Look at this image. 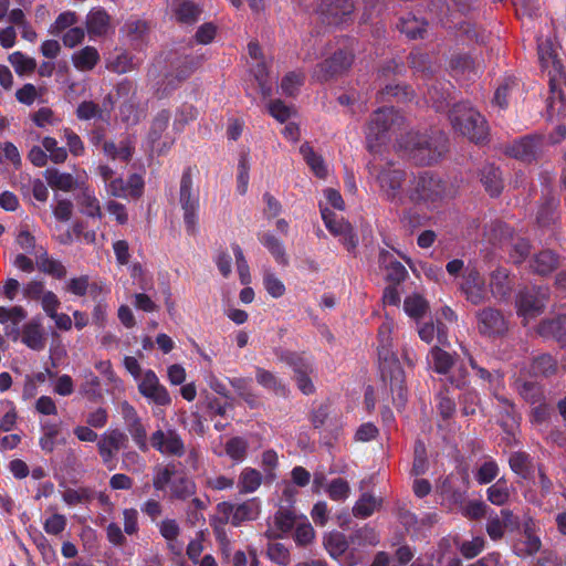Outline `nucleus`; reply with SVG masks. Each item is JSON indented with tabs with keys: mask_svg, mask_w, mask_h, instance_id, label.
Returning a JSON list of instances; mask_svg holds the SVG:
<instances>
[{
	"mask_svg": "<svg viewBox=\"0 0 566 566\" xmlns=\"http://www.w3.org/2000/svg\"><path fill=\"white\" fill-rule=\"evenodd\" d=\"M397 143L419 166L438 163L449 149V138L440 129H432L430 133L408 132Z\"/></svg>",
	"mask_w": 566,
	"mask_h": 566,
	"instance_id": "1",
	"label": "nucleus"
},
{
	"mask_svg": "<svg viewBox=\"0 0 566 566\" xmlns=\"http://www.w3.org/2000/svg\"><path fill=\"white\" fill-rule=\"evenodd\" d=\"M378 358L380 377L384 385L389 387L392 403L397 409L403 408L408 400L405 371L398 357L390 350L389 329L385 325L379 328Z\"/></svg>",
	"mask_w": 566,
	"mask_h": 566,
	"instance_id": "2",
	"label": "nucleus"
},
{
	"mask_svg": "<svg viewBox=\"0 0 566 566\" xmlns=\"http://www.w3.org/2000/svg\"><path fill=\"white\" fill-rule=\"evenodd\" d=\"M455 193L454 187L448 180L431 171L421 172L415 179L409 198L415 203H439Z\"/></svg>",
	"mask_w": 566,
	"mask_h": 566,
	"instance_id": "3",
	"label": "nucleus"
},
{
	"mask_svg": "<svg viewBox=\"0 0 566 566\" xmlns=\"http://www.w3.org/2000/svg\"><path fill=\"white\" fill-rule=\"evenodd\" d=\"M448 117L454 130L471 142L482 144L488 140L489 124L475 108H449Z\"/></svg>",
	"mask_w": 566,
	"mask_h": 566,
	"instance_id": "4",
	"label": "nucleus"
},
{
	"mask_svg": "<svg viewBox=\"0 0 566 566\" xmlns=\"http://www.w3.org/2000/svg\"><path fill=\"white\" fill-rule=\"evenodd\" d=\"M179 202L184 211L186 231L195 235L198 231L199 221V190L193 189L191 167H187L181 175Z\"/></svg>",
	"mask_w": 566,
	"mask_h": 566,
	"instance_id": "5",
	"label": "nucleus"
},
{
	"mask_svg": "<svg viewBox=\"0 0 566 566\" xmlns=\"http://www.w3.org/2000/svg\"><path fill=\"white\" fill-rule=\"evenodd\" d=\"M405 117L399 108H376L367 127V138L382 142L389 133L400 132Z\"/></svg>",
	"mask_w": 566,
	"mask_h": 566,
	"instance_id": "6",
	"label": "nucleus"
},
{
	"mask_svg": "<svg viewBox=\"0 0 566 566\" xmlns=\"http://www.w3.org/2000/svg\"><path fill=\"white\" fill-rule=\"evenodd\" d=\"M353 48L336 50L329 57L317 63L313 71V78L319 83L327 82L347 72L354 63Z\"/></svg>",
	"mask_w": 566,
	"mask_h": 566,
	"instance_id": "7",
	"label": "nucleus"
},
{
	"mask_svg": "<svg viewBox=\"0 0 566 566\" xmlns=\"http://www.w3.org/2000/svg\"><path fill=\"white\" fill-rule=\"evenodd\" d=\"M551 291L546 285L526 287L517 295V313L524 317H535L544 312Z\"/></svg>",
	"mask_w": 566,
	"mask_h": 566,
	"instance_id": "8",
	"label": "nucleus"
},
{
	"mask_svg": "<svg viewBox=\"0 0 566 566\" xmlns=\"http://www.w3.org/2000/svg\"><path fill=\"white\" fill-rule=\"evenodd\" d=\"M479 333L488 338H502L510 328L509 319L497 308L484 307L476 313Z\"/></svg>",
	"mask_w": 566,
	"mask_h": 566,
	"instance_id": "9",
	"label": "nucleus"
},
{
	"mask_svg": "<svg viewBox=\"0 0 566 566\" xmlns=\"http://www.w3.org/2000/svg\"><path fill=\"white\" fill-rule=\"evenodd\" d=\"M406 180V171L395 168L391 164L382 167L377 175V182L380 187L381 196L394 203H401V187Z\"/></svg>",
	"mask_w": 566,
	"mask_h": 566,
	"instance_id": "10",
	"label": "nucleus"
},
{
	"mask_svg": "<svg viewBox=\"0 0 566 566\" xmlns=\"http://www.w3.org/2000/svg\"><path fill=\"white\" fill-rule=\"evenodd\" d=\"M119 409L125 428L130 434L134 443L142 452H147L149 449L147 429L136 408L125 400L120 402Z\"/></svg>",
	"mask_w": 566,
	"mask_h": 566,
	"instance_id": "11",
	"label": "nucleus"
},
{
	"mask_svg": "<svg viewBox=\"0 0 566 566\" xmlns=\"http://www.w3.org/2000/svg\"><path fill=\"white\" fill-rule=\"evenodd\" d=\"M355 10L352 0H322L316 12L323 23L338 25L350 19Z\"/></svg>",
	"mask_w": 566,
	"mask_h": 566,
	"instance_id": "12",
	"label": "nucleus"
},
{
	"mask_svg": "<svg viewBox=\"0 0 566 566\" xmlns=\"http://www.w3.org/2000/svg\"><path fill=\"white\" fill-rule=\"evenodd\" d=\"M548 72L549 96L546 106H555L560 104L566 106V73L562 61L557 55L549 62L548 67H544Z\"/></svg>",
	"mask_w": 566,
	"mask_h": 566,
	"instance_id": "13",
	"label": "nucleus"
},
{
	"mask_svg": "<svg viewBox=\"0 0 566 566\" xmlns=\"http://www.w3.org/2000/svg\"><path fill=\"white\" fill-rule=\"evenodd\" d=\"M151 447L161 454L181 458L186 453L185 442L176 429L156 430L150 436Z\"/></svg>",
	"mask_w": 566,
	"mask_h": 566,
	"instance_id": "14",
	"label": "nucleus"
},
{
	"mask_svg": "<svg viewBox=\"0 0 566 566\" xmlns=\"http://www.w3.org/2000/svg\"><path fill=\"white\" fill-rule=\"evenodd\" d=\"M542 145L541 135H526L507 144L504 154L523 163H532L536 159Z\"/></svg>",
	"mask_w": 566,
	"mask_h": 566,
	"instance_id": "15",
	"label": "nucleus"
},
{
	"mask_svg": "<svg viewBox=\"0 0 566 566\" xmlns=\"http://www.w3.org/2000/svg\"><path fill=\"white\" fill-rule=\"evenodd\" d=\"M460 290L464 294L465 300L473 305H480L486 300L485 281L476 268L465 269Z\"/></svg>",
	"mask_w": 566,
	"mask_h": 566,
	"instance_id": "16",
	"label": "nucleus"
},
{
	"mask_svg": "<svg viewBox=\"0 0 566 566\" xmlns=\"http://www.w3.org/2000/svg\"><path fill=\"white\" fill-rule=\"evenodd\" d=\"M138 391L143 397L158 406L165 407L171 403L168 390L160 384L157 375L151 369L145 371L138 384Z\"/></svg>",
	"mask_w": 566,
	"mask_h": 566,
	"instance_id": "17",
	"label": "nucleus"
},
{
	"mask_svg": "<svg viewBox=\"0 0 566 566\" xmlns=\"http://www.w3.org/2000/svg\"><path fill=\"white\" fill-rule=\"evenodd\" d=\"M378 264L385 271V280L389 284L400 285L408 277L405 265L385 249L379 251Z\"/></svg>",
	"mask_w": 566,
	"mask_h": 566,
	"instance_id": "18",
	"label": "nucleus"
},
{
	"mask_svg": "<svg viewBox=\"0 0 566 566\" xmlns=\"http://www.w3.org/2000/svg\"><path fill=\"white\" fill-rule=\"evenodd\" d=\"M416 98L415 90L408 84L386 85L377 94L380 104H410Z\"/></svg>",
	"mask_w": 566,
	"mask_h": 566,
	"instance_id": "19",
	"label": "nucleus"
},
{
	"mask_svg": "<svg viewBox=\"0 0 566 566\" xmlns=\"http://www.w3.org/2000/svg\"><path fill=\"white\" fill-rule=\"evenodd\" d=\"M537 333L544 338H553L560 347H566V313L542 321Z\"/></svg>",
	"mask_w": 566,
	"mask_h": 566,
	"instance_id": "20",
	"label": "nucleus"
},
{
	"mask_svg": "<svg viewBox=\"0 0 566 566\" xmlns=\"http://www.w3.org/2000/svg\"><path fill=\"white\" fill-rule=\"evenodd\" d=\"M427 25L426 20L419 19L412 13L400 17L396 23L397 30L409 40L424 39Z\"/></svg>",
	"mask_w": 566,
	"mask_h": 566,
	"instance_id": "21",
	"label": "nucleus"
},
{
	"mask_svg": "<svg viewBox=\"0 0 566 566\" xmlns=\"http://www.w3.org/2000/svg\"><path fill=\"white\" fill-rule=\"evenodd\" d=\"M480 180L491 197H499L504 188L501 169L494 164H486L480 170Z\"/></svg>",
	"mask_w": 566,
	"mask_h": 566,
	"instance_id": "22",
	"label": "nucleus"
},
{
	"mask_svg": "<svg viewBox=\"0 0 566 566\" xmlns=\"http://www.w3.org/2000/svg\"><path fill=\"white\" fill-rule=\"evenodd\" d=\"M21 342L33 350H42L45 347V337L38 317L32 318L22 327Z\"/></svg>",
	"mask_w": 566,
	"mask_h": 566,
	"instance_id": "23",
	"label": "nucleus"
},
{
	"mask_svg": "<svg viewBox=\"0 0 566 566\" xmlns=\"http://www.w3.org/2000/svg\"><path fill=\"white\" fill-rule=\"evenodd\" d=\"M200 63L201 59L198 56L186 55L178 57L172 63V72L166 76L167 85H170L174 80H176L177 84L187 80L200 65Z\"/></svg>",
	"mask_w": 566,
	"mask_h": 566,
	"instance_id": "24",
	"label": "nucleus"
},
{
	"mask_svg": "<svg viewBox=\"0 0 566 566\" xmlns=\"http://www.w3.org/2000/svg\"><path fill=\"white\" fill-rule=\"evenodd\" d=\"M560 265V256L552 250H542L534 255L531 268L534 273L547 276Z\"/></svg>",
	"mask_w": 566,
	"mask_h": 566,
	"instance_id": "25",
	"label": "nucleus"
},
{
	"mask_svg": "<svg viewBox=\"0 0 566 566\" xmlns=\"http://www.w3.org/2000/svg\"><path fill=\"white\" fill-rule=\"evenodd\" d=\"M260 512L261 504L258 497L237 504L235 512L231 517V525L238 527L244 522L254 521L259 517Z\"/></svg>",
	"mask_w": 566,
	"mask_h": 566,
	"instance_id": "26",
	"label": "nucleus"
},
{
	"mask_svg": "<svg viewBox=\"0 0 566 566\" xmlns=\"http://www.w3.org/2000/svg\"><path fill=\"white\" fill-rule=\"evenodd\" d=\"M515 387L518 395L530 405H537L546 400L544 386L537 381L516 379Z\"/></svg>",
	"mask_w": 566,
	"mask_h": 566,
	"instance_id": "27",
	"label": "nucleus"
},
{
	"mask_svg": "<svg viewBox=\"0 0 566 566\" xmlns=\"http://www.w3.org/2000/svg\"><path fill=\"white\" fill-rule=\"evenodd\" d=\"M135 151V145L129 138L122 139L118 144L104 142L103 153L112 160L130 161Z\"/></svg>",
	"mask_w": 566,
	"mask_h": 566,
	"instance_id": "28",
	"label": "nucleus"
},
{
	"mask_svg": "<svg viewBox=\"0 0 566 566\" xmlns=\"http://www.w3.org/2000/svg\"><path fill=\"white\" fill-rule=\"evenodd\" d=\"M264 476L262 473L251 467L241 470L238 479V489L240 494H249L255 492L262 484Z\"/></svg>",
	"mask_w": 566,
	"mask_h": 566,
	"instance_id": "29",
	"label": "nucleus"
},
{
	"mask_svg": "<svg viewBox=\"0 0 566 566\" xmlns=\"http://www.w3.org/2000/svg\"><path fill=\"white\" fill-rule=\"evenodd\" d=\"M258 239L279 264L284 266L289 264V258L285 253V248L279 238H276L271 232H263L258 234Z\"/></svg>",
	"mask_w": 566,
	"mask_h": 566,
	"instance_id": "30",
	"label": "nucleus"
},
{
	"mask_svg": "<svg viewBox=\"0 0 566 566\" xmlns=\"http://www.w3.org/2000/svg\"><path fill=\"white\" fill-rule=\"evenodd\" d=\"M36 268L40 272L57 280H62L66 276V268L63 263L50 258L44 249H42V252L36 258Z\"/></svg>",
	"mask_w": 566,
	"mask_h": 566,
	"instance_id": "31",
	"label": "nucleus"
},
{
	"mask_svg": "<svg viewBox=\"0 0 566 566\" xmlns=\"http://www.w3.org/2000/svg\"><path fill=\"white\" fill-rule=\"evenodd\" d=\"M279 358L293 369L295 376L302 374H313L314 371L312 359L305 355L284 350L281 353Z\"/></svg>",
	"mask_w": 566,
	"mask_h": 566,
	"instance_id": "32",
	"label": "nucleus"
},
{
	"mask_svg": "<svg viewBox=\"0 0 566 566\" xmlns=\"http://www.w3.org/2000/svg\"><path fill=\"white\" fill-rule=\"evenodd\" d=\"M109 24V15L104 9L91 11L86 17V30L90 36L106 34Z\"/></svg>",
	"mask_w": 566,
	"mask_h": 566,
	"instance_id": "33",
	"label": "nucleus"
},
{
	"mask_svg": "<svg viewBox=\"0 0 566 566\" xmlns=\"http://www.w3.org/2000/svg\"><path fill=\"white\" fill-rule=\"evenodd\" d=\"M300 153L303 156V159L305 160L307 166L311 168V170L317 178H326L327 168L325 161L321 155L314 151L313 147L308 143H304L303 145H301Z\"/></svg>",
	"mask_w": 566,
	"mask_h": 566,
	"instance_id": "34",
	"label": "nucleus"
},
{
	"mask_svg": "<svg viewBox=\"0 0 566 566\" xmlns=\"http://www.w3.org/2000/svg\"><path fill=\"white\" fill-rule=\"evenodd\" d=\"M72 62L78 71H91L99 62L98 51L94 46H85L72 54Z\"/></svg>",
	"mask_w": 566,
	"mask_h": 566,
	"instance_id": "35",
	"label": "nucleus"
},
{
	"mask_svg": "<svg viewBox=\"0 0 566 566\" xmlns=\"http://www.w3.org/2000/svg\"><path fill=\"white\" fill-rule=\"evenodd\" d=\"M557 371V361L549 354H542L535 357L528 368L533 377H548Z\"/></svg>",
	"mask_w": 566,
	"mask_h": 566,
	"instance_id": "36",
	"label": "nucleus"
},
{
	"mask_svg": "<svg viewBox=\"0 0 566 566\" xmlns=\"http://www.w3.org/2000/svg\"><path fill=\"white\" fill-rule=\"evenodd\" d=\"M490 289L494 297L505 298L510 295L512 286L506 269L499 268L491 273Z\"/></svg>",
	"mask_w": 566,
	"mask_h": 566,
	"instance_id": "37",
	"label": "nucleus"
},
{
	"mask_svg": "<svg viewBox=\"0 0 566 566\" xmlns=\"http://www.w3.org/2000/svg\"><path fill=\"white\" fill-rule=\"evenodd\" d=\"M135 93L134 85L129 81L118 83L115 88L108 93L107 102L112 106H134L132 97Z\"/></svg>",
	"mask_w": 566,
	"mask_h": 566,
	"instance_id": "38",
	"label": "nucleus"
},
{
	"mask_svg": "<svg viewBox=\"0 0 566 566\" xmlns=\"http://www.w3.org/2000/svg\"><path fill=\"white\" fill-rule=\"evenodd\" d=\"M557 202L553 199H545L538 207L536 222L541 228H551L558 220Z\"/></svg>",
	"mask_w": 566,
	"mask_h": 566,
	"instance_id": "39",
	"label": "nucleus"
},
{
	"mask_svg": "<svg viewBox=\"0 0 566 566\" xmlns=\"http://www.w3.org/2000/svg\"><path fill=\"white\" fill-rule=\"evenodd\" d=\"M45 179L50 187L62 191H71L76 187V179L69 172H61L55 168L45 170Z\"/></svg>",
	"mask_w": 566,
	"mask_h": 566,
	"instance_id": "40",
	"label": "nucleus"
},
{
	"mask_svg": "<svg viewBox=\"0 0 566 566\" xmlns=\"http://www.w3.org/2000/svg\"><path fill=\"white\" fill-rule=\"evenodd\" d=\"M256 382L265 389L273 390L279 396H286L287 388L283 385L279 378L271 371L256 367L255 369Z\"/></svg>",
	"mask_w": 566,
	"mask_h": 566,
	"instance_id": "41",
	"label": "nucleus"
},
{
	"mask_svg": "<svg viewBox=\"0 0 566 566\" xmlns=\"http://www.w3.org/2000/svg\"><path fill=\"white\" fill-rule=\"evenodd\" d=\"M430 356L437 374L447 375L454 365V356L438 346L431 348Z\"/></svg>",
	"mask_w": 566,
	"mask_h": 566,
	"instance_id": "42",
	"label": "nucleus"
},
{
	"mask_svg": "<svg viewBox=\"0 0 566 566\" xmlns=\"http://www.w3.org/2000/svg\"><path fill=\"white\" fill-rule=\"evenodd\" d=\"M408 64L415 73H420L424 77H430L433 74L430 57L427 53L420 51L410 52L408 55Z\"/></svg>",
	"mask_w": 566,
	"mask_h": 566,
	"instance_id": "43",
	"label": "nucleus"
},
{
	"mask_svg": "<svg viewBox=\"0 0 566 566\" xmlns=\"http://www.w3.org/2000/svg\"><path fill=\"white\" fill-rule=\"evenodd\" d=\"M486 497L492 504L502 506L510 499V490L504 478L499 479L495 483L486 489Z\"/></svg>",
	"mask_w": 566,
	"mask_h": 566,
	"instance_id": "44",
	"label": "nucleus"
},
{
	"mask_svg": "<svg viewBox=\"0 0 566 566\" xmlns=\"http://www.w3.org/2000/svg\"><path fill=\"white\" fill-rule=\"evenodd\" d=\"M437 410L443 420H450L457 410L454 399L450 396L448 387H443L436 396Z\"/></svg>",
	"mask_w": 566,
	"mask_h": 566,
	"instance_id": "45",
	"label": "nucleus"
},
{
	"mask_svg": "<svg viewBox=\"0 0 566 566\" xmlns=\"http://www.w3.org/2000/svg\"><path fill=\"white\" fill-rule=\"evenodd\" d=\"M380 506V501L369 493H364L355 503L353 514L356 517L366 518Z\"/></svg>",
	"mask_w": 566,
	"mask_h": 566,
	"instance_id": "46",
	"label": "nucleus"
},
{
	"mask_svg": "<svg viewBox=\"0 0 566 566\" xmlns=\"http://www.w3.org/2000/svg\"><path fill=\"white\" fill-rule=\"evenodd\" d=\"M520 93V85L514 80L505 81L500 85L494 94L493 103L495 106H505L513 103V95Z\"/></svg>",
	"mask_w": 566,
	"mask_h": 566,
	"instance_id": "47",
	"label": "nucleus"
},
{
	"mask_svg": "<svg viewBox=\"0 0 566 566\" xmlns=\"http://www.w3.org/2000/svg\"><path fill=\"white\" fill-rule=\"evenodd\" d=\"M170 491L174 499L185 501L196 493V484L191 479L180 476L171 482Z\"/></svg>",
	"mask_w": 566,
	"mask_h": 566,
	"instance_id": "48",
	"label": "nucleus"
},
{
	"mask_svg": "<svg viewBox=\"0 0 566 566\" xmlns=\"http://www.w3.org/2000/svg\"><path fill=\"white\" fill-rule=\"evenodd\" d=\"M200 14L201 9L191 1H184L175 9L176 19L185 24H193Z\"/></svg>",
	"mask_w": 566,
	"mask_h": 566,
	"instance_id": "49",
	"label": "nucleus"
},
{
	"mask_svg": "<svg viewBox=\"0 0 566 566\" xmlns=\"http://www.w3.org/2000/svg\"><path fill=\"white\" fill-rule=\"evenodd\" d=\"M249 444L245 439L241 437L230 438L224 447L226 454L234 462H242L248 453Z\"/></svg>",
	"mask_w": 566,
	"mask_h": 566,
	"instance_id": "50",
	"label": "nucleus"
},
{
	"mask_svg": "<svg viewBox=\"0 0 566 566\" xmlns=\"http://www.w3.org/2000/svg\"><path fill=\"white\" fill-rule=\"evenodd\" d=\"M450 67L453 73L461 75L476 74L474 60L468 53L454 54L450 60Z\"/></svg>",
	"mask_w": 566,
	"mask_h": 566,
	"instance_id": "51",
	"label": "nucleus"
},
{
	"mask_svg": "<svg viewBox=\"0 0 566 566\" xmlns=\"http://www.w3.org/2000/svg\"><path fill=\"white\" fill-rule=\"evenodd\" d=\"M9 62L19 75L32 73L36 69V62L33 57L15 51L9 55Z\"/></svg>",
	"mask_w": 566,
	"mask_h": 566,
	"instance_id": "52",
	"label": "nucleus"
},
{
	"mask_svg": "<svg viewBox=\"0 0 566 566\" xmlns=\"http://www.w3.org/2000/svg\"><path fill=\"white\" fill-rule=\"evenodd\" d=\"M452 10L460 15L473 19L482 9V0H451Z\"/></svg>",
	"mask_w": 566,
	"mask_h": 566,
	"instance_id": "53",
	"label": "nucleus"
},
{
	"mask_svg": "<svg viewBox=\"0 0 566 566\" xmlns=\"http://www.w3.org/2000/svg\"><path fill=\"white\" fill-rule=\"evenodd\" d=\"M510 468L514 473L523 479H527L531 474V458L525 452H514L509 460Z\"/></svg>",
	"mask_w": 566,
	"mask_h": 566,
	"instance_id": "54",
	"label": "nucleus"
},
{
	"mask_svg": "<svg viewBox=\"0 0 566 566\" xmlns=\"http://www.w3.org/2000/svg\"><path fill=\"white\" fill-rule=\"evenodd\" d=\"M324 545L329 555L335 559L339 558L348 549V542L342 533L331 534L325 539Z\"/></svg>",
	"mask_w": 566,
	"mask_h": 566,
	"instance_id": "55",
	"label": "nucleus"
},
{
	"mask_svg": "<svg viewBox=\"0 0 566 566\" xmlns=\"http://www.w3.org/2000/svg\"><path fill=\"white\" fill-rule=\"evenodd\" d=\"M326 493L333 501H345L350 493L348 482L343 478L333 479L326 486Z\"/></svg>",
	"mask_w": 566,
	"mask_h": 566,
	"instance_id": "56",
	"label": "nucleus"
},
{
	"mask_svg": "<svg viewBox=\"0 0 566 566\" xmlns=\"http://www.w3.org/2000/svg\"><path fill=\"white\" fill-rule=\"evenodd\" d=\"M403 308L410 317L420 318L424 315L428 303L421 295L413 294L405 298Z\"/></svg>",
	"mask_w": 566,
	"mask_h": 566,
	"instance_id": "57",
	"label": "nucleus"
},
{
	"mask_svg": "<svg viewBox=\"0 0 566 566\" xmlns=\"http://www.w3.org/2000/svg\"><path fill=\"white\" fill-rule=\"evenodd\" d=\"M428 467L426 446L423 442L417 441L413 450L411 474L415 476L422 475L428 471Z\"/></svg>",
	"mask_w": 566,
	"mask_h": 566,
	"instance_id": "58",
	"label": "nucleus"
},
{
	"mask_svg": "<svg viewBox=\"0 0 566 566\" xmlns=\"http://www.w3.org/2000/svg\"><path fill=\"white\" fill-rule=\"evenodd\" d=\"M250 160L248 154H241L238 163V175H237V191L240 195H245L248 191L250 180Z\"/></svg>",
	"mask_w": 566,
	"mask_h": 566,
	"instance_id": "59",
	"label": "nucleus"
},
{
	"mask_svg": "<svg viewBox=\"0 0 566 566\" xmlns=\"http://www.w3.org/2000/svg\"><path fill=\"white\" fill-rule=\"evenodd\" d=\"M303 84L304 75L302 73L290 72L281 81L282 94L293 97L298 93Z\"/></svg>",
	"mask_w": 566,
	"mask_h": 566,
	"instance_id": "60",
	"label": "nucleus"
},
{
	"mask_svg": "<svg viewBox=\"0 0 566 566\" xmlns=\"http://www.w3.org/2000/svg\"><path fill=\"white\" fill-rule=\"evenodd\" d=\"M461 412L463 416H474L480 405V395L474 389H467L460 397Z\"/></svg>",
	"mask_w": 566,
	"mask_h": 566,
	"instance_id": "61",
	"label": "nucleus"
},
{
	"mask_svg": "<svg viewBox=\"0 0 566 566\" xmlns=\"http://www.w3.org/2000/svg\"><path fill=\"white\" fill-rule=\"evenodd\" d=\"M250 72L258 82V86L261 90L262 94L264 96L268 95L271 87L268 86L269 70L265 61L263 59L254 61V63L251 65Z\"/></svg>",
	"mask_w": 566,
	"mask_h": 566,
	"instance_id": "62",
	"label": "nucleus"
},
{
	"mask_svg": "<svg viewBox=\"0 0 566 566\" xmlns=\"http://www.w3.org/2000/svg\"><path fill=\"white\" fill-rule=\"evenodd\" d=\"M28 316V312L21 306L15 305L12 307L0 306V324H17L20 325Z\"/></svg>",
	"mask_w": 566,
	"mask_h": 566,
	"instance_id": "63",
	"label": "nucleus"
},
{
	"mask_svg": "<svg viewBox=\"0 0 566 566\" xmlns=\"http://www.w3.org/2000/svg\"><path fill=\"white\" fill-rule=\"evenodd\" d=\"M296 523V515L290 509L280 507L274 515V524L282 533H289Z\"/></svg>",
	"mask_w": 566,
	"mask_h": 566,
	"instance_id": "64",
	"label": "nucleus"
}]
</instances>
